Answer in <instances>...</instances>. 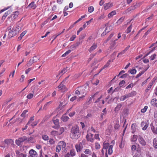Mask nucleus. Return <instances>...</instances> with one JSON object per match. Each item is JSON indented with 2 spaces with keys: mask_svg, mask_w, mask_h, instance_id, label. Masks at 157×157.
I'll return each mask as SVG.
<instances>
[{
  "mask_svg": "<svg viewBox=\"0 0 157 157\" xmlns=\"http://www.w3.org/2000/svg\"><path fill=\"white\" fill-rule=\"evenodd\" d=\"M113 147L112 145H109V144L107 143H104L103 144V147L101 151V152L103 155L105 152V157H108L107 152L109 155L113 153Z\"/></svg>",
  "mask_w": 157,
  "mask_h": 157,
  "instance_id": "1",
  "label": "nucleus"
},
{
  "mask_svg": "<svg viewBox=\"0 0 157 157\" xmlns=\"http://www.w3.org/2000/svg\"><path fill=\"white\" fill-rule=\"evenodd\" d=\"M71 138L73 139H77L80 136L79 128L77 126L73 127L71 130Z\"/></svg>",
  "mask_w": 157,
  "mask_h": 157,
  "instance_id": "2",
  "label": "nucleus"
},
{
  "mask_svg": "<svg viewBox=\"0 0 157 157\" xmlns=\"http://www.w3.org/2000/svg\"><path fill=\"white\" fill-rule=\"evenodd\" d=\"M92 154V150L90 147H85L83 153L81 154V157H88Z\"/></svg>",
  "mask_w": 157,
  "mask_h": 157,
  "instance_id": "3",
  "label": "nucleus"
},
{
  "mask_svg": "<svg viewBox=\"0 0 157 157\" xmlns=\"http://www.w3.org/2000/svg\"><path fill=\"white\" fill-rule=\"evenodd\" d=\"M85 140H82L81 142L76 144L75 145V148L77 152H81L83 148L85 147Z\"/></svg>",
  "mask_w": 157,
  "mask_h": 157,
  "instance_id": "4",
  "label": "nucleus"
},
{
  "mask_svg": "<svg viewBox=\"0 0 157 157\" xmlns=\"http://www.w3.org/2000/svg\"><path fill=\"white\" fill-rule=\"evenodd\" d=\"M18 27H19V26H18ZM20 29L21 28L19 29L18 28V27H15L13 28L12 29H9L8 35L10 37H12L16 36L18 31L20 30Z\"/></svg>",
  "mask_w": 157,
  "mask_h": 157,
  "instance_id": "5",
  "label": "nucleus"
},
{
  "mask_svg": "<svg viewBox=\"0 0 157 157\" xmlns=\"http://www.w3.org/2000/svg\"><path fill=\"white\" fill-rule=\"evenodd\" d=\"M66 147V144L64 141H59L58 143V144L56 147V151L57 152H59L61 149H64Z\"/></svg>",
  "mask_w": 157,
  "mask_h": 157,
  "instance_id": "6",
  "label": "nucleus"
},
{
  "mask_svg": "<svg viewBox=\"0 0 157 157\" xmlns=\"http://www.w3.org/2000/svg\"><path fill=\"white\" fill-rule=\"evenodd\" d=\"M136 94V91H133L130 93L121 96L120 98V100L121 101H123L128 98L133 96Z\"/></svg>",
  "mask_w": 157,
  "mask_h": 157,
  "instance_id": "7",
  "label": "nucleus"
},
{
  "mask_svg": "<svg viewBox=\"0 0 157 157\" xmlns=\"http://www.w3.org/2000/svg\"><path fill=\"white\" fill-rule=\"evenodd\" d=\"M138 140L139 143L142 146H145L146 145V142L141 136L140 135L138 136Z\"/></svg>",
  "mask_w": 157,
  "mask_h": 157,
  "instance_id": "8",
  "label": "nucleus"
},
{
  "mask_svg": "<svg viewBox=\"0 0 157 157\" xmlns=\"http://www.w3.org/2000/svg\"><path fill=\"white\" fill-rule=\"evenodd\" d=\"M29 155L28 157H35L37 155V153L36 151L33 149L30 150L29 151Z\"/></svg>",
  "mask_w": 157,
  "mask_h": 157,
  "instance_id": "9",
  "label": "nucleus"
},
{
  "mask_svg": "<svg viewBox=\"0 0 157 157\" xmlns=\"http://www.w3.org/2000/svg\"><path fill=\"white\" fill-rule=\"evenodd\" d=\"M103 6L104 9L106 10L111 7L113 6V4L112 3L109 2L105 4Z\"/></svg>",
  "mask_w": 157,
  "mask_h": 157,
  "instance_id": "10",
  "label": "nucleus"
},
{
  "mask_svg": "<svg viewBox=\"0 0 157 157\" xmlns=\"http://www.w3.org/2000/svg\"><path fill=\"white\" fill-rule=\"evenodd\" d=\"M36 7V5L35 4L34 2H33L28 6V8L30 9H35Z\"/></svg>",
  "mask_w": 157,
  "mask_h": 157,
  "instance_id": "11",
  "label": "nucleus"
},
{
  "mask_svg": "<svg viewBox=\"0 0 157 157\" xmlns=\"http://www.w3.org/2000/svg\"><path fill=\"white\" fill-rule=\"evenodd\" d=\"M97 47V44H96L94 43L92 46L89 49V51L91 52L95 49Z\"/></svg>",
  "mask_w": 157,
  "mask_h": 157,
  "instance_id": "12",
  "label": "nucleus"
},
{
  "mask_svg": "<svg viewBox=\"0 0 157 157\" xmlns=\"http://www.w3.org/2000/svg\"><path fill=\"white\" fill-rule=\"evenodd\" d=\"M4 142L6 145H7V147L8 145L13 144V141L11 139H6L4 140Z\"/></svg>",
  "mask_w": 157,
  "mask_h": 157,
  "instance_id": "13",
  "label": "nucleus"
},
{
  "mask_svg": "<svg viewBox=\"0 0 157 157\" xmlns=\"http://www.w3.org/2000/svg\"><path fill=\"white\" fill-rule=\"evenodd\" d=\"M122 106V104L121 103H118L117 104V106L114 109V111L116 113L118 112Z\"/></svg>",
  "mask_w": 157,
  "mask_h": 157,
  "instance_id": "14",
  "label": "nucleus"
},
{
  "mask_svg": "<svg viewBox=\"0 0 157 157\" xmlns=\"http://www.w3.org/2000/svg\"><path fill=\"white\" fill-rule=\"evenodd\" d=\"M93 117V114L90 113H88L87 115L84 116V119L86 120H88L92 118Z\"/></svg>",
  "mask_w": 157,
  "mask_h": 157,
  "instance_id": "15",
  "label": "nucleus"
},
{
  "mask_svg": "<svg viewBox=\"0 0 157 157\" xmlns=\"http://www.w3.org/2000/svg\"><path fill=\"white\" fill-rule=\"evenodd\" d=\"M68 67H66L65 68H64L62 70L59 72V75H62L67 71V70L69 69H68Z\"/></svg>",
  "mask_w": 157,
  "mask_h": 157,
  "instance_id": "16",
  "label": "nucleus"
},
{
  "mask_svg": "<svg viewBox=\"0 0 157 157\" xmlns=\"http://www.w3.org/2000/svg\"><path fill=\"white\" fill-rule=\"evenodd\" d=\"M151 103L152 105L157 107V100L155 98L153 99L151 101Z\"/></svg>",
  "mask_w": 157,
  "mask_h": 157,
  "instance_id": "17",
  "label": "nucleus"
},
{
  "mask_svg": "<svg viewBox=\"0 0 157 157\" xmlns=\"http://www.w3.org/2000/svg\"><path fill=\"white\" fill-rule=\"evenodd\" d=\"M86 138L88 141H90L91 142H93L94 139L92 137H90V136L89 134H87L86 136Z\"/></svg>",
  "mask_w": 157,
  "mask_h": 157,
  "instance_id": "18",
  "label": "nucleus"
},
{
  "mask_svg": "<svg viewBox=\"0 0 157 157\" xmlns=\"http://www.w3.org/2000/svg\"><path fill=\"white\" fill-rule=\"evenodd\" d=\"M52 101H51L46 103L43 107V109L44 110H46L49 105L52 104Z\"/></svg>",
  "mask_w": 157,
  "mask_h": 157,
  "instance_id": "19",
  "label": "nucleus"
},
{
  "mask_svg": "<svg viewBox=\"0 0 157 157\" xmlns=\"http://www.w3.org/2000/svg\"><path fill=\"white\" fill-rule=\"evenodd\" d=\"M154 82V81H153L152 82H151L149 83V84L148 85V86L147 87V89L146 90V92H147L151 88L152 86L153 85Z\"/></svg>",
  "mask_w": 157,
  "mask_h": 157,
  "instance_id": "20",
  "label": "nucleus"
},
{
  "mask_svg": "<svg viewBox=\"0 0 157 157\" xmlns=\"http://www.w3.org/2000/svg\"><path fill=\"white\" fill-rule=\"evenodd\" d=\"M58 88L60 90H65L66 89L65 86L63 84V82H61L58 86Z\"/></svg>",
  "mask_w": 157,
  "mask_h": 157,
  "instance_id": "21",
  "label": "nucleus"
},
{
  "mask_svg": "<svg viewBox=\"0 0 157 157\" xmlns=\"http://www.w3.org/2000/svg\"><path fill=\"white\" fill-rule=\"evenodd\" d=\"M70 155L72 157L75 156L76 155V152L74 149H72L70 150Z\"/></svg>",
  "mask_w": 157,
  "mask_h": 157,
  "instance_id": "22",
  "label": "nucleus"
},
{
  "mask_svg": "<svg viewBox=\"0 0 157 157\" xmlns=\"http://www.w3.org/2000/svg\"><path fill=\"white\" fill-rule=\"evenodd\" d=\"M116 14V12L115 10L112 11L108 15V17L109 18L112 17L113 15Z\"/></svg>",
  "mask_w": 157,
  "mask_h": 157,
  "instance_id": "23",
  "label": "nucleus"
},
{
  "mask_svg": "<svg viewBox=\"0 0 157 157\" xmlns=\"http://www.w3.org/2000/svg\"><path fill=\"white\" fill-rule=\"evenodd\" d=\"M53 122L57 126H54L53 127V128L55 129L58 128L59 127L57 125L59 124V120L58 119L54 120H53Z\"/></svg>",
  "mask_w": 157,
  "mask_h": 157,
  "instance_id": "24",
  "label": "nucleus"
},
{
  "mask_svg": "<svg viewBox=\"0 0 157 157\" xmlns=\"http://www.w3.org/2000/svg\"><path fill=\"white\" fill-rule=\"evenodd\" d=\"M102 113L101 114L100 118L102 120L103 119V116H105L106 114V108H105L102 111Z\"/></svg>",
  "mask_w": 157,
  "mask_h": 157,
  "instance_id": "25",
  "label": "nucleus"
},
{
  "mask_svg": "<svg viewBox=\"0 0 157 157\" xmlns=\"http://www.w3.org/2000/svg\"><path fill=\"white\" fill-rule=\"evenodd\" d=\"M51 134L52 135L54 136H58V135H59L58 132L57 131L55 130L52 131L51 132Z\"/></svg>",
  "mask_w": 157,
  "mask_h": 157,
  "instance_id": "26",
  "label": "nucleus"
},
{
  "mask_svg": "<svg viewBox=\"0 0 157 157\" xmlns=\"http://www.w3.org/2000/svg\"><path fill=\"white\" fill-rule=\"evenodd\" d=\"M153 146L155 149H157V139L155 138L153 140Z\"/></svg>",
  "mask_w": 157,
  "mask_h": 157,
  "instance_id": "27",
  "label": "nucleus"
},
{
  "mask_svg": "<svg viewBox=\"0 0 157 157\" xmlns=\"http://www.w3.org/2000/svg\"><path fill=\"white\" fill-rule=\"evenodd\" d=\"M69 119V117L65 115H63L62 117V119L64 122L67 121Z\"/></svg>",
  "mask_w": 157,
  "mask_h": 157,
  "instance_id": "28",
  "label": "nucleus"
},
{
  "mask_svg": "<svg viewBox=\"0 0 157 157\" xmlns=\"http://www.w3.org/2000/svg\"><path fill=\"white\" fill-rule=\"evenodd\" d=\"M137 140V136L133 135L131 138V141L132 142H135Z\"/></svg>",
  "mask_w": 157,
  "mask_h": 157,
  "instance_id": "29",
  "label": "nucleus"
},
{
  "mask_svg": "<svg viewBox=\"0 0 157 157\" xmlns=\"http://www.w3.org/2000/svg\"><path fill=\"white\" fill-rule=\"evenodd\" d=\"M124 17H122L117 21V22H116V23H117L118 25L120 24L122 22L124 21Z\"/></svg>",
  "mask_w": 157,
  "mask_h": 157,
  "instance_id": "30",
  "label": "nucleus"
},
{
  "mask_svg": "<svg viewBox=\"0 0 157 157\" xmlns=\"http://www.w3.org/2000/svg\"><path fill=\"white\" fill-rule=\"evenodd\" d=\"M18 14V12L17 11L15 12L14 13L11 15L13 19H15L17 17Z\"/></svg>",
  "mask_w": 157,
  "mask_h": 157,
  "instance_id": "31",
  "label": "nucleus"
},
{
  "mask_svg": "<svg viewBox=\"0 0 157 157\" xmlns=\"http://www.w3.org/2000/svg\"><path fill=\"white\" fill-rule=\"evenodd\" d=\"M19 139L20 140L21 143L27 140V138L26 137L24 136L22 137L19 138Z\"/></svg>",
  "mask_w": 157,
  "mask_h": 157,
  "instance_id": "32",
  "label": "nucleus"
},
{
  "mask_svg": "<svg viewBox=\"0 0 157 157\" xmlns=\"http://www.w3.org/2000/svg\"><path fill=\"white\" fill-rule=\"evenodd\" d=\"M26 33V32L25 31H24L22 33H21L20 35V36L18 38V39L19 40H20L21 39L23 36Z\"/></svg>",
  "mask_w": 157,
  "mask_h": 157,
  "instance_id": "33",
  "label": "nucleus"
},
{
  "mask_svg": "<svg viewBox=\"0 0 157 157\" xmlns=\"http://www.w3.org/2000/svg\"><path fill=\"white\" fill-rule=\"evenodd\" d=\"M33 94L32 93H29L28 95L27 96V98L29 99H31L33 97V94L34 93L33 91Z\"/></svg>",
  "mask_w": 157,
  "mask_h": 157,
  "instance_id": "34",
  "label": "nucleus"
},
{
  "mask_svg": "<svg viewBox=\"0 0 157 157\" xmlns=\"http://www.w3.org/2000/svg\"><path fill=\"white\" fill-rule=\"evenodd\" d=\"M132 28V25H131L129 27H128L127 29L126 30L125 32L126 33H129L131 30V29Z\"/></svg>",
  "mask_w": 157,
  "mask_h": 157,
  "instance_id": "35",
  "label": "nucleus"
},
{
  "mask_svg": "<svg viewBox=\"0 0 157 157\" xmlns=\"http://www.w3.org/2000/svg\"><path fill=\"white\" fill-rule=\"evenodd\" d=\"M147 69L145 71H140V73L137 74V75L136 76V78H139V77H140V76L142 75H143L144 73V72H145V71H147Z\"/></svg>",
  "mask_w": 157,
  "mask_h": 157,
  "instance_id": "36",
  "label": "nucleus"
},
{
  "mask_svg": "<svg viewBox=\"0 0 157 157\" xmlns=\"http://www.w3.org/2000/svg\"><path fill=\"white\" fill-rule=\"evenodd\" d=\"M140 3H136L132 6V9L134 10L139 7L140 6Z\"/></svg>",
  "mask_w": 157,
  "mask_h": 157,
  "instance_id": "37",
  "label": "nucleus"
},
{
  "mask_svg": "<svg viewBox=\"0 0 157 157\" xmlns=\"http://www.w3.org/2000/svg\"><path fill=\"white\" fill-rule=\"evenodd\" d=\"M131 128L132 130V133H134L136 130L135 124H133L132 125Z\"/></svg>",
  "mask_w": 157,
  "mask_h": 157,
  "instance_id": "38",
  "label": "nucleus"
},
{
  "mask_svg": "<svg viewBox=\"0 0 157 157\" xmlns=\"http://www.w3.org/2000/svg\"><path fill=\"white\" fill-rule=\"evenodd\" d=\"M33 63L32 60V59H30L27 63V65L29 67L31 66Z\"/></svg>",
  "mask_w": 157,
  "mask_h": 157,
  "instance_id": "39",
  "label": "nucleus"
},
{
  "mask_svg": "<svg viewBox=\"0 0 157 157\" xmlns=\"http://www.w3.org/2000/svg\"><path fill=\"white\" fill-rule=\"evenodd\" d=\"M94 9L93 6H90L89 7L88 9V11L89 12L91 13L93 12Z\"/></svg>",
  "mask_w": 157,
  "mask_h": 157,
  "instance_id": "40",
  "label": "nucleus"
},
{
  "mask_svg": "<svg viewBox=\"0 0 157 157\" xmlns=\"http://www.w3.org/2000/svg\"><path fill=\"white\" fill-rule=\"evenodd\" d=\"M113 34H111L109 36L107 39L105 41L104 43H107L111 38L113 36Z\"/></svg>",
  "mask_w": 157,
  "mask_h": 157,
  "instance_id": "41",
  "label": "nucleus"
},
{
  "mask_svg": "<svg viewBox=\"0 0 157 157\" xmlns=\"http://www.w3.org/2000/svg\"><path fill=\"white\" fill-rule=\"evenodd\" d=\"M15 143L18 146H20L22 143L19 138L18 140H16Z\"/></svg>",
  "mask_w": 157,
  "mask_h": 157,
  "instance_id": "42",
  "label": "nucleus"
},
{
  "mask_svg": "<svg viewBox=\"0 0 157 157\" xmlns=\"http://www.w3.org/2000/svg\"><path fill=\"white\" fill-rule=\"evenodd\" d=\"M64 129L63 127H61L59 128V132H58L59 135H61L64 132Z\"/></svg>",
  "mask_w": 157,
  "mask_h": 157,
  "instance_id": "43",
  "label": "nucleus"
},
{
  "mask_svg": "<svg viewBox=\"0 0 157 157\" xmlns=\"http://www.w3.org/2000/svg\"><path fill=\"white\" fill-rule=\"evenodd\" d=\"M95 148L96 149H99L100 148V145L98 143H96L95 145Z\"/></svg>",
  "mask_w": 157,
  "mask_h": 157,
  "instance_id": "44",
  "label": "nucleus"
},
{
  "mask_svg": "<svg viewBox=\"0 0 157 157\" xmlns=\"http://www.w3.org/2000/svg\"><path fill=\"white\" fill-rule=\"evenodd\" d=\"M34 117H30V120L27 123V124H29L32 123L34 121Z\"/></svg>",
  "mask_w": 157,
  "mask_h": 157,
  "instance_id": "45",
  "label": "nucleus"
},
{
  "mask_svg": "<svg viewBox=\"0 0 157 157\" xmlns=\"http://www.w3.org/2000/svg\"><path fill=\"white\" fill-rule=\"evenodd\" d=\"M28 112L27 110H24L22 113L21 114V116L23 117H25V114Z\"/></svg>",
  "mask_w": 157,
  "mask_h": 157,
  "instance_id": "46",
  "label": "nucleus"
},
{
  "mask_svg": "<svg viewBox=\"0 0 157 157\" xmlns=\"http://www.w3.org/2000/svg\"><path fill=\"white\" fill-rule=\"evenodd\" d=\"M148 108V107L147 106H145L144 108L142 109L141 110V112L142 113H145L147 110V109Z\"/></svg>",
  "mask_w": 157,
  "mask_h": 157,
  "instance_id": "47",
  "label": "nucleus"
},
{
  "mask_svg": "<svg viewBox=\"0 0 157 157\" xmlns=\"http://www.w3.org/2000/svg\"><path fill=\"white\" fill-rule=\"evenodd\" d=\"M0 147L2 148H4L5 147H7V145L5 144L4 142H2V143L1 144Z\"/></svg>",
  "mask_w": 157,
  "mask_h": 157,
  "instance_id": "48",
  "label": "nucleus"
},
{
  "mask_svg": "<svg viewBox=\"0 0 157 157\" xmlns=\"http://www.w3.org/2000/svg\"><path fill=\"white\" fill-rule=\"evenodd\" d=\"M37 124V122L36 121H34V122H33L32 123H31V126L33 127L34 126H36Z\"/></svg>",
  "mask_w": 157,
  "mask_h": 157,
  "instance_id": "49",
  "label": "nucleus"
},
{
  "mask_svg": "<svg viewBox=\"0 0 157 157\" xmlns=\"http://www.w3.org/2000/svg\"><path fill=\"white\" fill-rule=\"evenodd\" d=\"M82 92L81 90H76L75 92V94L77 95H78L80 94H82Z\"/></svg>",
  "mask_w": 157,
  "mask_h": 157,
  "instance_id": "50",
  "label": "nucleus"
},
{
  "mask_svg": "<svg viewBox=\"0 0 157 157\" xmlns=\"http://www.w3.org/2000/svg\"><path fill=\"white\" fill-rule=\"evenodd\" d=\"M49 142L50 144L51 145L53 144H55V141L53 139H49Z\"/></svg>",
  "mask_w": 157,
  "mask_h": 157,
  "instance_id": "51",
  "label": "nucleus"
},
{
  "mask_svg": "<svg viewBox=\"0 0 157 157\" xmlns=\"http://www.w3.org/2000/svg\"><path fill=\"white\" fill-rule=\"evenodd\" d=\"M11 12V11L9 10H8L4 13L3 16L6 17L8 16V15Z\"/></svg>",
  "mask_w": 157,
  "mask_h": 157,
  "instance_id": "52",
  "label": "nucleus"
},
{
  "mask_svg": "<svg viewBox=\"0 0 157 157\" xmlns=\"http://www.w3.org/2000/svg\"><path fill=\"white\" fill-rule=\"evenodd\" d=\"M125 84V81L124 80H122L119 83V85L121 87L123 86Z\"/></svg>",
  "mask_w": 157,
  "mask_h": 157,
  "instance_id": "53",
  "label": "nucleus"
},
{
  "mask_svg": "<svg viewBox=\"0 0 157 157\" xmlns=\"http://www.w3.org/2000/svg\"><path fill=\"white\" fill-rule=\"evenodd\" d=\"M42 139L45 140H47L48 139V137L47 135H44L42 136Z\"/></svg>",
  "mask_w": 157,
  "mask_h": 157,
  "instance_id": "54",
  "label": "nucleus"
},
{
  "mask_svg": "<svg viewBox=\"0 0 157 157\" xmlns=\"http://www.w3.org/2000/svg\"><path fill=\"white\" fill-rule=\"evenodd\" d=\"M136 70L135 69H132L130 70V73L131 74L134 75L136 74Z\"/></svg>",
  "mask_w": 157,
  "mask_h": 157,
  "instance_id": "55",
  "label": "nucleus"
},
{
  "mask_svg": "<svg viewBox=\"0 0 157 157\" xmlns=\"http://www.w3.org/2000/svg\"><path fill=\"white\" fill-rule=\"evenodd\" d=\"M37 59V56H34L33 57V59H32V60L33 61V62L34 63L36 62Z\"/></svg>",
  "mask_w": 157,
  "mask_h": 157,
  "instance_id": "56",
  "label": "nucleus"
},
{
  "mask_svg": "<svg viewBox=\"0 0 157 157\" xmlns=\"http://www.w3.org/2000/svg\"><path fill=\"white\" fill-rule=\"evenodd\" d=\"M131 149L132 151H134L136 150V147L135 145H132L131 147Z\"/></svg>",
  "mask_w": 157,
  "mask_h": 157,
  "instance_id": "57",
  "label": "nucleus"
},
{
  "mask_svg": "<svg viewBox=\"0 0 157 157\" xmlns=\"http://www.w3.org/2000/svg\"><path fill=\"white\" fill-rule=\"evenodd\" d=\"M33 138L31 137H30L29 138H28L27 141L28 143H32L33 142Z\"/></svg>",
  "mask_w": 157,
  "mask_h": 157,
  "instance_id": "58",
  "label": "nucleus"
},
{
  "mask_svg": "<svg viewBox=\"0 0 157 157\" xmlns=\"http://www.w3.org/2000/svg\"><path fill=\"white\" fill-rule=\"evenodd\" d=\"M27 155L26 154H23L22 153H21L20 154H19V155L18 156V157H26Z\"/></svg>",
  "mask_w": 157,
  "mask_h": 157,
  "instance_id": "59",
  "label": "nucleus"
},
{
  "mask_svg": "<svg viewBox=\"0 0 157 157\" xmlns=\"http://www.w3.org/2000/svg\"><path fill=\"white\" fill-rule=\"evenodd\" d=\"M148 127V124L146 123L144 125V126L142 128V129L143 130H145L146 129L147 127Z\"/></svg>",
  "mask_w": 157,
  "mask_h": 157,
  "instance_id": "60",
  "label": "nucleus"
},
{
  "mask_svg": "<svg viewBox=\"0 0 157 157\" xmlns=\"http://www.w3.org/2000/svg\"><path fill=\"white\" fill-rule=\"evenodd\" d=\"M124 146V142L122 140L121 144L119 145V147L121 148H122Z\"/></svg>",
  "mask_w": 157,
  "mask_h": 157,
  "instance_id": "61",
  "label": "nucleus"
},
{
  "mask_svg": "<svg viewBox=\"0 0 157 157\" xmlns=\"http://www.w3.org/2000/svg\"><path fill=\"white\" fill-rule=\"evenodd\" d=\"M156 56V55L155 54H154L151 55V56L150 57L151 59L152 60H153L155 59Z\"/></svg>",
  "mask_w": 157,
  "mask_h": 157,
  "instance_id": "62",
  "label": "nucleus"
},
{
  "mask_svg": "<svg viewBox=\"0 0 157 157\" xmlns=\"http://www.w3.org/2000/svg\"><path fill=\"white\" fill-rule=\"evenodd\" d=\"M99 134H95V138L96 139L98 140H100V138L99 136Z\"/></svg>",
  "mask_w": 157,
  "mask_h": 157,
  "instance_id": "63",
  "label": "nucleus"
},
{
  "mask_svg": "<svg viewBox=\"0 0 157 157\" xmlns=\"http://www.w3.org/2000/svg\"><path fill=\"white\" fill-rule=\"evenodd\" d=\"M143 61L144 63H147L149 62V60L147 59H144L143 60Z\"/></svg>",
  "mask_w": 157,
  "mask_h": 157,
  "instance_id": "64",
  "label": "nucleus"
}]
</instances>
